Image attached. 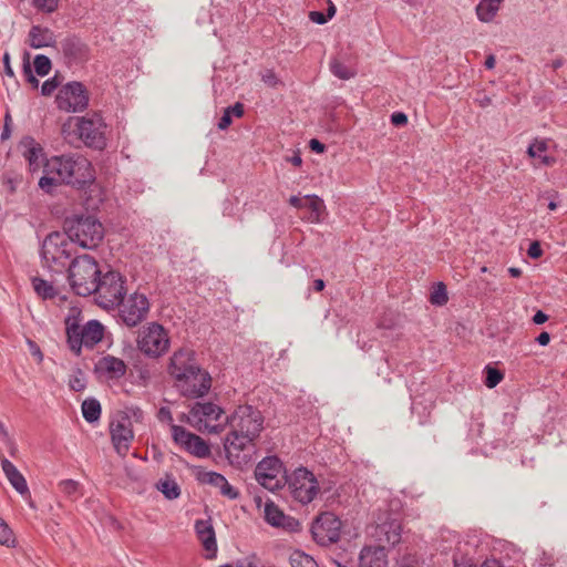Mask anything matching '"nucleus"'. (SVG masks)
I'll return each instance as SVG.
<instances>
[{"label":"nucleus","instance_id":"412c9836","mask_svg":"<svg viewBox=\"0 0 567 567\" xmlns=\"http://www.w3.org/2000/svg\"><path fill=\"white\" fill-rule=\"evenodd\" d=\"M265 519L271 526L281 527L291 533L300 529V523L293 517L285 515L272 502L266 503L265 505Z\"/></svg>","mask_w":567,"mask_h":567},{"label":"nucleus","instance_id":"4468645a","mask_svg":"<svg viewBox=\"0 0 567 567\" xmlns=\"http://www.w3.org/2000/svg\"><path fill=\"white\" fill-rule=\"evenodd\" d=\"M118 316L130 328L136 327L146 319L150 311V301L145 295L134 292L121 301Z\"/></svg>","mask_w":567,"mask_h":567},{"label":"nucleus","instance_id":"09e8293b","mask_svg":"<svg viewBox=\"0 0 567 567\" xmlns=\"http://www.w3.org/2000/svg\"><path fill=\"white\" fill-rule=\"evenodd\" d=\"M157 417L161 422H166L169 424V426L172 427V424L173 423V415H172V412L166 406H162L157 413Z\"/></svg>","mask_w":567,"mask_h":567},{"label":"nucleus","instance_id":"4d7b16f0","mask_svg":"<svg viewBox=\"0 0 567 567\" xmlns=\"http://www.w3.org/2000/svg\"><path fill=\"white\" fill-rule=\"evenodd\" d=\"M3 68H4L6 75L11 76V78L14 76V72L10 64V54L8 52H6L3 55Z\"/></svg>","mask_w":567,"mask_h":567},{"label":"nucleus","instance_id":"58836bf2","mask_svg":"<svg viewBox=\"0 0 567 567\" xmlns=\"http://www.w3.org/2000/svg\"><path fill=\"white\" fill-rule=\"evenodd\" d=\"M59 489L70 498H78L80 493V483L74 480H63L59 483Z\"/></svg>","mask_w":567,"mask_h":567},{"label":"nucleus","instance_id":"9b49d317","mask_svg":"<svg viewBox=\"0 0 567 567\" xmlns=\"http://www.w3.org/2000/svg\"><path fill=\"white\" fill-rule=\"evenodd\" d=\"M69 240L66 231H52L44 238L41 256L48 267L53 265L64 266L65 261L71 257Z\"/></svg>","mask_w":567,"mask_h":567},{"label":"nucleus","instance_id":"5fc2aeb1","mask_svg":"<svg viewBox=\"0 0 567 567\" xmlns=\"http://www.w3.org/2000/svg\"><path fill=\"white\" fill-rule=\"evenodd\" d=\"M261 79L269 86H275L277 84L276 74L271 70H266Z\"/></svg>","mask_w":567,"mask_h":567},{"label":"nucleus","instance_id":"c9c22d12","mask_svg":"<svg viewBox=\"0 0 567 567\" xmlns=\"http://www.w3.org/2000/svg\"><path fill=\"white\" fill-rule=\"evenodd\" d=\"M291 567H317L315 559L301 550H295L289 557Z\"/></svg>","mask_w":567,"mask_h":567},{"label":"nucleus","instance_id":"49530a36","mask_svg":"<svg viewBox=\"0 0 567 567\" xmlns=\"http://www.w3.org/2000/svg\"><path fill=\"white\" fill-rule=\"evenodd\" d=\"M33 4L39 10L51 13L58 9L59 0H33Z\"/></svg>","mask_w":567,"mask_h":567},{"label":"nucleus","instance_id":"b1692460","mask_svg":"<svg viewBox=\"0 0 567 567\" xmlns=\"http://www.w3.org/2000/svg\"><path fill=\"white\" fill-rule=\"evenodd\" d=\"M198 480L204 484L218 488L220 494L229 499H236L239 496V492L219 473L203 472L199 474Z\"/></svg>","mask_w":567,"mask_h":567},{"label":"nucleus","instance_id":"79ce46f5","mask_svg":"<svg viewBox=\"0 0 567 567\" xmlns=\"http://www.w3.org/2000/svg\"><path fill=\"white\" fill-rule=\"evenodd\" d=\"M485 372L486 378L484 383L488 389L495 388L504 378V374L499 370L489 365L485 368Z\"/></svg>","mask_w":567,"mask_h":567},{"label":"nucleus","instance_id":"6ab92c4d","mask_svg":"<svg viewBox=\"0 0 567 567\" xmlns=\"http://www.w3.org/2000/svg\"><path fill=\"white\" fill-rule=\"evenodd\" d=\"M59 50L70 65L83 63L90 55L89 47L75 35H70L61 40Z\"/></svg>","mask_w":567,"mask_h":567},{"label":"nucleus","instance_id":"1a4fd4ad","mask_svg":"<svg viewBox=\"0 0 567 567\" xmlns=\"http://www.w3.org/2000/svg\"><path fill=\"white\" fill-rule=\"evenodd\" d=\"M257 482L266 489L275 492L287 483L286 470L277 456L262 458L255 468Z\"/></svg>","mask_w":567,"mask_h":567},{"label":"nucleus","instance_id":"7ed1b4c3","mask_svg":"<svg viewBox=\"0 0 567 567\" xmlns=\"http://www.w3.org/2000/svg\"><path fill=\"white\" fill-rule=\"evenodd\" d=\"M64 228L69 239L84 249L96 248L104 238V227L93 216H74L66 218Z\"/></svg>","mask_w":567,"mask_h":567},{"label":"nucleus","instance_id":"774afa93","mask_svg":"<svg viewBox=\"0 0 567 567\" xmlns=\"http://www.w3.org/2000/svg\"><path fill=\"white\" fill-rule=\"evenodd\" d=\"M508 274L514 278H518L522 276V270L517 267H509Z\"/></svg>","mask_w":567,"mask_h":567},{"label":"nucleus","instance_id":"a878e982","mask_svg":"<svg viewBox=\"0 0 567 567\" xmlns=\"http://www.w3.org/2000/svg\"><path fill=\"white\" fill-rule=\"evenodd\" d=\"M2 471L12 487L21 495L29 493L28 484L23 475L18 471L13 463L4 456H1Z\"/></svg>","mask_w":567,"mask_h":567},{"label":"nucleus","instance_id":"13d9d810","mask_svg":"<svg viewBox=\"0 0 567 567\" xmlns=\"http://www.w3.org/2000/svg\"><path fill=\"white\" fill-rule=\"evenodd\" d=\"M309 147L311 148V151L316 152V153H322L324 152V144H322L320 141L316 140V138H312L310 142H309Z\"/></svg>","mask_w":567,"mask_h":567},{"label":"nucleus","instance_id":"4be33fe9","mask_svg":"<svg viewBox=\"0 0 567 567\" xmlns=\"http://www.w3.org/2000/svg\"><path fill=\"white\" fill-rule=\"evenodd\" d=\"M401 523L395 518H391L377 524L373 536L382 546L384 544L394 546L401 540Z\"/></svg>","mask_w":567,"mask_h":567},{"label":"nucleus","instance_id":"c756f323","mask_svg":"<svg viewBox=\"0 0 567 567\" xmlns=\"http://www.w3.org/2000/svg\"><path fill=\"white\" fill-rule=\"evenodd\" d=\"M503 0H481L476 6L477 18L482 22H491L499 10Z\"/></svg>","mask_w":567,"mask_h":567},{"label":"nucleus","instance_id":"e433bc0d","mask_svg":"<svg viewBox=\"0 0 567 567\" xmlns=\"http://www.w3.org/2000/svg\"><path fill=\"white\" fill-rule=\"evenodd\" d=\"M449 301L446 287L443 282H437L431 292L430 302L435 306H444Z\"/></svg>","mask_w":567,"mask_h":567},{"label":"nucleus","instance_id":"9d476101","mask_svg":"<svg viewBox=\"0 0 567 567\" xmlns=\"http://www.w3.org/2000/svg\"><path fill=\"white\" fill-rule=\"evenodd\" d=\"M288 483L292 497L303 505L311 503L320 492L316 476L305 467L297 468Z\"/></svg>","mask_w":567,"mask_h":567},{"label":"nucleus","instance_id":"ddd939ff","mask_svg":"<svg viewBox=\"0 0 567 567\" xmlns=\"http://www.w3.org/2000/svg\"><path fill=\"white\" fill-rule=\"evenodd\" d=\"M55 103L61 111L82 112L89 104V95L82 83L71 82L60 89Z\"/></svg>","mask_w":567,"mask_h":567},{"label":"nucleus","instance_id":"5701e85b","mask_svg":"<svg viewBox=\"0 0 567 567\" xmlns=\"http://www.w3.org/2000/svg\"><path fill=\"white\" fill-rule=\"evenodd\" d=\"M22 155L28 161L31 171H38L44 161L42 146L31 136H24L20 142Z\"/></svg>","mask_w":567,"mask_h":567},{"label":"nucleus","instance_id":"a211bd4d","mask_svg":"<svg viewBox=\"0 0 567 567\" xmlns=\"http://www.w3.org/2000/svg\"><path fill=\"white\" fill-rule=\"evenodd\" d=\"M186 378L187 382L185 386L187 389L182 388L181 385H174L182 396L188 399H197L204 396L210 390L212 378L209 373L200 367L193 371L190 374H187Z\"/></svg>","mask_w":567,"mask_h":567},{"label":"nucleus","instance_id":"603ef678","mask_svg":"<svg viewBox=\"0 0 567 567\" xmlns=\"http://www.w3.org/2000/svg\"><path fill=\"white\" fill-rule=\"evenodd\" d=\"M23 72L25 74L27 81L33 86H39V80L33 75L31 66L29 64H24Z\"/></svg>","mask_w":567,"mask_h":567},{"label":"nucleus","instance_id":"7c9ffc66","mask_svg":"<svg viewBox=\"0 0 567 567\" xmlns=\"http://www.w3.org/2000/svg\"><path fill=\"white\" fill-rule=\"evenodd\" d=\"M156 488L169 501L176 499L181 495V487L171 475H165L156 483Z\"/></svg>","mask_w":567,"mask_h":567},{"label":"nucleus","instance_id":"a18cd8bd","mask_svg":"<svg viewBox=\"0 0 567 567\" xmlns=\"http://www.w3.org/2000/svg\"><path fill=\"white\" fill-rule=\"evenodd\" d=\"M50 175L51 174L47 173V175L42 176L39 181V187L47 193H51V187L56 186L58 184L61 183V181L58 179V177L55 175L54 176H50Z\"/></svg>","mask_w":567,"mask_h":567},{"label":"nucleus","instance_id":"4c0bfd02","mask_svg":"<svg viewBox=\"0 0 567 567\" xmlns=\"http://www.w3.org/2000/svg\"><path fill=\"white\" fill-rule=\"evenodd\" d=\"M171 431L174 442L181 445L183 449L186 447L187 443H189V440H192V437L194 436L193 433L188 432L183 426L176 424H172Z\"/></svg>","mask_w":567,"mask_h":567},{"label":"nucleus","instance_id":"69168bd1","mask_svg":"<svg viewBox=\"0 0 567 567\" xmlns=\"http://www.w3.org/2000/svg\"><path fill=\"white\" fill-rule=\"evenodd\" d=\"M495 63H496L495 56L493 54L487 55V58L485 60V66L487 69H493L495 66Z\"/></svg>","mask_w":567,"mask_h":567},{"label":"nucleus","instance_id":"423d86ee","mask_svg":"<svg viewBox=\"0 0 567 567\" xmlns=\"http://www.w3.org/2000/svg\"><path fill=\"white\" fill-rule=\"evenodd\" d=\"M90 163L82 156H54L45 163V173L55 175L61 183L75 184L85 179Z\"/></svg>","mask_w":567,"mask_h":567},{"label":"nucleus","instance_id":"338daca9","mask_svg":"<svg viewBox=\"0 0 567 567\" xmlns=\"http://www.w3.org/2000/svg\"><path fill=\"white\" fill-rule=\"evenodd\" d=\"M477 102H478L480 106L486 107L492 103V100L489 96L484 95L481 99H477Z\"/></svg>","mask_w":567,"mask_h":567},{"label":"nucleus","instance_id":"72a5a7b5","mask_svg":"<svg viewBox=\"0 0 567 567\" xmlns=\"http://www.w3.org/2000/svg\"><path fill=\"white\" fill-rule=\"evenodd\" d=\"M185 450L197 457H207L210 454L208 444L196 434L189 440Z\"/></svg>","mask_w":567,"mask_h":567},{"label":"nucleus","instance_id":"0e129e2a","mask_svg":"<svg viewBox=\"0 0 567 567\" xmlns=\"http://www.w3.org/2000/svg\"><path fill=\"white\" fill-rule=\"evenodd\" d=\"M481 567H504L497 559H486Z\"/></svg>","mask_w":567,"mask_h":567},{"label":"nucleus","instance_id":"f257e3e1","mask_svg":"<svg viewBox=\"0 0 567 567\" xmlns=\"http://www.w3.org/2000/svg\"><path fill=\"white\" fill-rule=\"evenodd\" d=\"M231 431L227 435L224 447L231 464H240L241 452L251 444L264 427L261 412L252 405H239L231 415L226 417Z\"/></svg>","mask_w":567,"mask_h":567},{"label":"nucleus","instance_id":"0eeeda50","mask_svg":"<svg viewBox=\"0 0 567 567\" xmlns=\"http://www.w3.org/2000/svg\"><path fill=\"white\" fill-rule=\"evenodd\" d=\"M171 344L167 330L157 322H151L142 328L137 337L138 350L148 358L157 359L164 355Z\"/></svg>","mask_w":567,"mask_h":567},{"label":"nucleus","instance_id":"3c124183","mask_svg":"<svg viewBox=\"0 0 567 567\" xmlns=\"http://www.w3.org/2000/svg\"><path fill=\"white\" fill-rule=\"evenodd\" d=\"M231 114L227 111V109L224 110V114L220 117L217 127L221 131L228 128V126L231 124Z\"/></svg>","mask_w":567,"mask_h":567},{"label":"nucleus","instance_id":"8fccbe9b","mask_svg":"<svg viewBox=\"0 0 567 567\" xmlns=\"http://www.w3.org/2000/svg\"><path fill=\"white\" fill-rule=\"evenodd\" d=\"M391 123L395 126H403L408 123V116L402 112H395L391 115Z\"/></svg>","mask_w":567,"mask_h":567},{"label":"nucleus","instance_id":"dca6fc26","mask_svg":"<svg viewBox=\"0 0 567 567\" xmlns=\"http://www.w3.org/2000/svg\"><path fill=\"white\" fill-rule=\"evenodd\" d=\"M340 519L332 513L319 515L311 525L313 539L322 546L337 543L340 538Z\"/></svg>","mask_w":567,"mask_h":567},{"label":"nucleus","instance_id":"6e6552de","mask_svg":"<svg viewBox=\"0 0 567 567\" xmlns=\"http://www.w3.org/2000/svg\"><path fill=\"white\" fill-rule=\"evenodd\" d=\"M124 278L117 271H107L97 279L99 288L93 292L96 295L99 306L104 309L117 307L126 293Z\"/></svg>","mask_w":567,"mask_h":567},{"label":"nucleus","instance_id":"37998d69","mask_svg":"<svg viewBox=\"0 0 567 567\" xmlns=\"http://www.w3.org/2000/svg\"><path fill=\"white\" fill-rule=\"evenodd\" d=\"M13 533L6 522L0 517V544L7 547L14 545Z\"/></svg>","mask_w":567,"mask_h":567},{"label":"nucleus","instance_id":"c85d7f7f","mask_svg":"<svg viewBox=\"0 0 567 567\" xmlns=\"http://www.w3.org/2000/svg\"><path fill=\"white\" fill-rule=\"evenodd\" d=\"M548 150V142L546 140L535 138L527 148V154L532 158L539 159L543 166H553L556 163L555 157L547 156L545 153Z\"/></svg>","mask_w":567,"mask_h":567},{"label":"nucleus","instance_id":"20e7f679","mask_svg":"<svg viewBox=\"0 0 567 567\" xmlns=\"http://www.w3.org/2000/svg\"><path fill=\"white\" fill-rule=\"evenodd\" d=\"M224 414V410L213 402H197L187 414L181 415V421H185L199 432L220 433L225 425L218 421Z\"/></svg>","mask_w":567,"mask_h":567},{"label":"nucleus","instance_id":"bf43d9fd","mask_svg":"<svg viewBox=\"0 0 567 567\" xmlns=\"http://www.w3.org/2000/svg\"><path fill=\"white\" fill-rule=\"evenodd\" d=\"M70 386L74 391H82L84 389V382L81 378L74 377L70 381Z\"/></svg>","mask_w":567,"mask_h":567},{"label":"nucleus","instance_id":"cd10ccee","mask_svg":"<svg viewBox=\"0 0 567 567\" xmlns=\"http://www.w3.org/2000/svg\"><path fill=\"white\" fill-rule=\"evenodd\" d=\"M97 369L106 373L110 378H122L126 373V364L122 359L113 355H105L97 362Z\"/></svg>","mask_w":567,"mask_h":567},{"label":"nucleus","instance_id":"ea45409f","mask_svg":"<svg viewBox=\"0 0 567 567\" xmlns=\"http://www.w3.org/2000/svg\"><path fill=\"white\" fill-rule=\"evenodd\" d=\"M330 70L337 78L341 80H349L354 76V73L348 69L342 62L333 60L330 63Z\"/></svg>","mask_w":567,"mask_h":567},{"label":"nucleus","instance_id":"f704fd0d","mask_svg":"<svg viewBox=\"0 0 567 567\" xmlns=\"http://www.w3.org/2000/svg\"><path fill=\"white\" fill-rule=\"evenodd\" d=\"M32 286L37 295L43 299H53L56 296V290L52 284L42 278H32Z\"/></svg>","mask_w":567,"mask_h":567},{"label":"nucleus","instance_id":"393cba45","mask_svg":"<svg viewBox=\"0 0 567 567\" xmlns=\"http://www.w3.org/2000/svg\"><path fill=\"white\" fill-rule=\"evenodd\" d=\"M386 565L388 559L384 546H365L362 548L359 556L360 567H386Z\"/></svg>","mask_w":567,"mask_h":567},{"label":"nucleus","instance_id":"de8ad7c7","mask_svg":"<svg viewBox=\"0 0 567 567\" xmlns=\"http://www.w3.org/2000/svg\"><path fill=\"white\" fill-rule=\"evenodd\" d=\"M527 255L533 258V259H538L542 257L543 255V249L540 247V244L539 241L535 240L533 241L529 247H528V250H527Z\"/></svg>","mask_w":567,"mask_h":567},{"label":"nucleus","instance_id":"39448f33","mask_svg":"<svg viewBox=\"0 0 567 567\" xmlns=\"http://www.w3.org/2000/svg\"><path fill=\"white\" fill-rule=\"evenodd\" d=\"M65 324L68 344L76 355H80L83 346L93 348L104 337V326L97 320H90L83 327H80L75 320L68 318Z\"/></svg>","mask_w":567,"mask_h":567},{"label":"nucleus","instance_id":"bb28decb","mask_svg":"<svg viewBox=\"0 0 567 567\" xmlns=\"http://www.w3.org/2000/svg\"><path fill=\"white\" fill-rule=\"evenodd\" d=\"M55 43V35L49 28L33 25L29 31V44L33 49L51 47Z\"/></svg>","mask_w":567,"mask_h":567},{"label":"nucleus","instance_id":"c03bdc74","mask_svg":"<svg viewBox=\"0 0 567 567\" xmlns=\"http://www.w3.org/2000/svg\"><path fill=\"white\" fill-rule=\"evenodd\" d=\"M62 83V79L58 74H55L53 78L47 80L43 82L41 86V93L44 96L51 95Z\"/></svg>","mask_w":567,"mask_h":567},{"label":"nucleus","instance_id":"e2e57ef3","mask_svg":"<svg viewBox=\"0 0 567 567\" xmlns=\"http://www.w3.org/2000/svg\"><path fill=\"white\" fill-rule=\"evenodd\" d=\"M537 342L540 344V346H547L550 341V336L548 332H542L539 333V336L537 337Z\"/></svg>","mask_w":567,"mask_h":567},{"label":"nucleus","instance_id":"680f3d73","mask_svg":"<svg viewBox=\"0 0 567 567\" xmlns=\"http://www.w3.org/2000/svg\"><path fill=\"white\" fill-rule=\"evenodd\" d=\"M289 204L296 208H303L305 207V199L298 197V196H291L289 198Z\"/></svg>","mask_w":567,"mask_h":567},{"label":"nucleus","instance_id":"f03ea898","mask_svg":"<svg viewBox=\"0 0 567 567\" xmlns=\"http://www.w3.org/2000/svg\"><path fill=\"white\" fill-rule=\"evenodd\" d=\"M100 276L96 260L89 255L75 257L69 266L68 279L72 290L79 296L92 295L99 288Z\"/></svg>","mask_w":567,"mask_h":567},{"label":"nucleus","instance_id":"864d4df0","mask_svg":"<svg viewBox=\"0 0 567 567\" xmlns=\"http://www.w3.org/2000/svg\"><path fill=\"white\" fill-rule=\"evenodd\" d=\"M309 19L318 24H323L328 21V17L320 11H311L309 13Z\"/></svg>","mask_w":567,"mask_h":567},{"label":"nucleus","instance_id":"2eb2a0df","mask_svg":"<svg viewBox=\"0 0 567 567\" xmlns=\"http://www.w3.org/2000/svg\"><path fill=\"white\" fill-rule=\"evenodd\" d=\"M80 138L90 147L102 150L105 146V124L99 114L78 118Z\"/></svg>","mask_w":567,"mask_h":567},{"label":"nucleus","instance_id":"6e6d98bb","mask_svg":"<svg viewBox=\"0 0 567 567\" xmlns=\"http://www.w3.org/2000/svg\"><path fill=\"white\" fill-rule=\"evenodd\" d=\"M226 109L228 112H230L231 115H235L236 117H241L244 115V105L239 102Z\"/></svg>","mask_w":567,"mask_h":567},{"label":"nucleus","instance_id":"f8f14e48","mask_svg":"<svg viewBox=\"0 0 567 567\" xmlns=\"http://www.w3.org/2000/svg\"><path fill=\"white\" fill-rule=\"evenodd\" d=\"M199 367L195 351L189 348H181L171 357L167 371L174 380V385L187 389L185 386L187 382L186 375Z\"/></svg>","mask_w":567,"mask_h":567},{"label":"nucleus","instance_id":"052dcab7","mask_svg":"<svg viewBox=\"0 0 567 567\" xmlns=\"http://www.w3.org/2000/svg\"><path fill=\"white\" fill-rule=\"evenodd\" d=\"M548 319V316L546 313H544L543 311H537L534 317H533V321L534 323L536 324H543L544 322H546Z\"/></svg>","mask_w":567,"mask_h":567},{"label":"nucleus","instance_id":"f3484780","mask_svg":"<svg viewBox=\"0 0 567 567\" xmlns=\"http://www.w3.org/2000/svg\"><path fill=\"white\" fill-rule=\"evenodd\" d=\"M110 434L116 453L122 457L126 456L134 439L131 419L127 415H120L113 420L110 424Z\"/></svg>","mask_w":567,"mask_h":567},{"label":"nucleus","instance_id":"2f4dec72","mask_svg":"<svg viewBox=\"0 0 567 567\" xmlns=\"http://www.w3.org/2000/svg\"><path fill=\"white\" fill-rule=\"evenodd\" d=\"M82 414L86 422L93 423L101 416V404L96 399H86L82 403Z\"/></svg>","mask_w":567,"mask_h":567},{"label":"nucleus","instance_id":"473e14b6","mask_svg":"<svg viewBox=\"0 0 567 567\" xmlns=\"http://www.w3.org/2000/svg\"><path fill=\"white\" fill-rule=\"evenodd\" d=\"M305 207L310 209L309 220L317 223L320 219L321 213L324 210L323 200L317 195H307L305 197Z\"/></svg>","mask_w":567,"mask_h":567},{"label":"nucleus","instance_id":"aec40b11","mask_svg":"<svg viewBox=\"0 0 567 567\" xmlns=\"http://www.w3.org/2000/svg\"><path fill=\"white\" fill-rule=\"evenodd\" d=\"M195 532L198 540L200 542L203 548L206 551L205 557L207 559H213L217 554V542L215 529L213 527L210 519H197L195 522Z\"/></svg>","mask_w":567,"mask_h":567},{"label":"nucleus","instance_id":"a19ab883","mask_svg":"<svg viewBox=\"0 0 567 567\" xmlns=\"http://www.w3.org/2000/svg\"><path fill=\"white\" fill-rule=\"evenodd\" d=\"M33 64H34L37 74L40 76H45L50 72L51 66H52L51 60L47 55H43V54L37 55L34 58Z\"/></svg>","mask_w":567,"mask_h":567}]
</instances>
